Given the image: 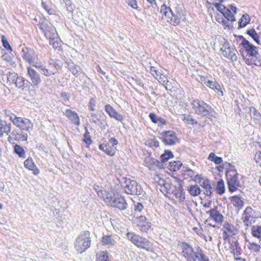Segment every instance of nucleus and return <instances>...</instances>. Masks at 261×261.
Instances as JSON below:
<instances>
[{"instance_id": "nucleus-1", "label": "nucleus", "mask_w": 261, "mask_h": 261, "mask_svg": "<svg viewBox=\"0 0 261 261\" xmlns=\"http://www.w3.org/2000/svg\"><path fill=\"white\" fill-rule=\"evenodd\" d=\"M21 49L23 59L30 64L40 69L43 75L50 76L57 73L59 65L56 62L50 60L49 64L45 66L41 61H38V55L33 49L23 46Z\"/></svg>"}, {"instance_id": "nucleus-2", "label": "nucleus", "mask_w": 261, "mask_h": 261, "mask_svg": "<svg viewBox=\"0 0 261 261\" xmlns=\"http://www.w3.org/2000/svg\"><path fill=\"white\" fill-rule=\"evenodd\" d=\"M105 202L109 205L121 210H124L127 208V204L124 198L113 190L108 191Z\"/></svg>"}, {"instance_id": "nucleus-3", "label": "nucleus", "mask_w": 261, "mask_h": 261, "mask_svg": "<svg viewBox=\"0 0 261 261\" xmlns=\"http://www.w3.org/2000/svg\"><path fill=\"white\" fill-rule=\"evenodd\" d=\"M160 12L162 15V19L174 26L177 25L184 17L181 13L173 12L171 8L166 5L161 6Z\"/></svg>"}, {"instance_id": "nucleus-4", "label": "nucleus", "mask_w": 261, "mask_h": 261, "mask_svg": "<svg viewBox=\"0 0 261 261\" xmlns=\"http://www.w3.org/2000/svg\"><path fill=\"white\" fill-rule=\"evenodd\" d=\"M90 232L86 231L77 236L74 243V247L77 252L82 253L90 247Z\"/></svg>"}, {"instance_id": "nucleus-5", "label": "nucleus", "mask_w": 261, "mask_h": 261, "mask_svg": "<svg viewBox=\"0 0 261 261\" xmlns=\"http://www.w3.org/2000/svg\"><path fill=\"white\" fill-rule=\"evenodd\" d=\"M241 44L242 48L240 49V52L244 58L245 62L248 59L254 58L258 55L257 48L251 44L248 40L243 39Z\"/></svg>"}, {"instance_id": "nucleus-6", "label": "nucleus", "mask_w": 261, "mask_h": 261, "mask_svg": "<svg viewBox=\"0 0 261 261\" xmlns=\"http://www.w3.org/2000/svg\"><path fill=\"white\" fill-rule=\"evenodd\" d=\"M192 107L195 113L202 116L208 117L212 112V108L210 106L203 101L194 100L192 102Z\"/></svg>"}, {"instance_id": "nucleus-7", "label": "nucleus", "mask_w": 261, "mask_h": 261, "mask_svg": "<svg viewBox=\"0 0 261 261\" xmlns=\"http://www.w3.org/2000/svg\"><path fill=\"white\" fill-rule=\"evenodd\" d=\"M11 119L12 123L21 130L30 133L33 129V123L29 119L17 116Z\"/></svg>"}, {"instance_id": "nucleus-8", "label": "nucleus", "mask_w": 261, "mask_h": 261, "mask_svg": "<svg viewBox=\"0 0 261 261\" xmlns=\"http://www.w3.org/2000/svg\"><path fill=\"white\" fill-rule=\"evenodd\" d=\"M126 237L135 245L148 250L150 247V242L145 238L134 232H127Z\"/></svg>"}, {"instance_id": "nucleus-9", "label": "nucleus", "mask_w": 261, "mask_h": 261, "mask_svg": "<svg viewBox=\"0 0 261 261\" xmlns=\"http://www.w3.org/2000/svg\"><path fill=\"white\" fill-rule=\"evenodd\" d=\"M239 174L234 171L227 172L226 174L229 190L231 192L235 191L241 186L238 176Z\"/></svg>"}, {"instance_id": "nucleus-10", "label": "nucleus", "mask_w": 261, "mask_h": 261, "mask_svg": "<svg viewBox=\"0 0 261 261\" xmlns=\"http://www.w3.org/2000/svg\"><path fill=\"white\" fill-rule=\"evenodd\" d=\"M179 246L181 249V254L187 259V261H196V251H194V249L190 245L182 242Z\"/></svg>"}, {"instance_id": "nucleus-11", "label": "nucleus", "mask_w": 261, "mask_h": 261, "mask_svg": "<svg viewBox=\"0 0 261 261\" xmlns=\"http://www.w3.org/2000/svg\"><path fill=\"white\" fill-rule=\"evenodd\" d=\"M125 186L124 190L126 193L132 195H140L142 192V189L138 183L130 179H126L125 180Z\"/></svg>"}, {"instance_id": "nucleus-12", "label": "nucleus", "mask_w": 261, "mask_h": 261, "mask_svg": "<svg viewBox=\"0 0 261 261\" xmlns=\"http://www.w3.org/2000/svg\"><path fill=\"white\" fill-rule=\"evenodd\" d=\"M117 144V140L114 138H112L106 144H101L99 145V148L108 155L113 156L116 152Z\"/></svg>"}, {"instance_id": "nucleus-13", "label": "nucleus", "mask_w": 261, "mask_h": 261, "mask_svg": "<svg viewBox=\"0 0 261 261\" xmlns=\"http://www.w3.org/2000/svg\"><path fill=\"white\" fill-rule=\"evenodd\" d=\"M242 220L245 225L248 226L254 223L257 218L255 212L250 207H247L242 215Z\"/></svg>"}, {"instance_id": "nucleus-14", "label": "nucleus", "mask_w": 261, "mask_h": 261, "mask_svg": "<svg viewBox=\"0 0 261 261\" xmlns=\"http://www.w3.org/2000/svg\"><path fill=\"white\" fill-rule=\"evenodd\" d=\"M220 50L224 57L232 61H234L237 60V50L233 47L230 46L227 42H225L224 43Z\"/></svg>"}, {"instance_id": "nucleus-15", "label": "nucleus", "mask_w": 261, "mask_h": 261, "mask_svg": "<svg viewBox=\"0 0 261 261\" xmlns=\"http://www.w3.org/2000/svg\"><path fill=\"white\" fill-rule=\"evenodd\" d=\"M206 214L210 216L209 220L215 222V224L213 225V226H215V224H221L223 221L224 217L218 210V207L216 206L206 211Z\"/></svg>"}, {"instance_id": "nucleus-16", "label": "nucleus", "mask_w": 261, "mask_h": 261, "mask_svg": "<svg viewBox=\"0 0 261 261\" xmlns=\"http://www.w3.org/2000/svg\"><path fill=\"white\" fill-rule=\"evenodd\" d=\"M162 140L166 145H172L178 141L175 133L173 131L164 132L162 133Z\"/></svg>"}, {"instance_id": "nucleus-17", "label": "nucleus", "mask_w": 261, "mask_h": 261, "mask_svg": "<svg viewBox=\"0 0 261 261\" xmlns=\"http://www.w3.org/2000/svg\"><path fill=\"white\" fill-rule=\"evenodd\" d=\"M195 177L194 181L198 183L200 186L205 189V194L206 195L211 196L212 194V187L210 184V181L202 177L201 175L197 174Z\"/></svg>"}, {"instance_id": "nucleus-18", "label": "nucleus", "mask_w": 261, "mask_h": 261, "mask_svg": "<svg viewBox=\"0 0 261 261\" xmlns=\"http://www.w3.org/2000/svg\"><path fill=\"white\" fill-rule=\"evenodd\" d=\"M27 72L32 83L36 87H38L41 82L40 75L31 66L27 67Z\"/></svg>"}, {"instance_id": "nucleus-19", "label": "nucleus", "mask_w": 261, "mask_h": 261, "mask_svg": "<svg viewBox=\"0 0 261 261\" xmlns=\"http://www.w3.org/2000/svg\"><path fill=\"white\" fill-rule=\"evenodd\" d=\"M224 240L227 239L228 237L236 235L238 233V230L234 226L228 223H225L223 228Z\"/></svg>"}, {"instance_id": "nucleus-20", "label": "nucleus", "mask_w": 261, "mask_h": 261, "mask_svg": "<svg viewBox=\"0 0 261 261\" xmlns=\"http://www.w3.org/2000/svg\"><path fill=\"white\" fill-rule=\"evenodd\" d=\"M144 163L150 170H155L156 168H163L162 165L160 162L151 157L150 155L146 156L144 159Z\"/></svg>"}, {"instance_id": "nucleus-21", "label": "nucleus", "mask_w": 261, "mask_h": 261, "mask_svg": "<svg viewBox=\"0 0 261 261\" xmlns=\"http://www.w3.org/2000/svg\"><path fill=\"white\" fill-rule=\"evenodd\" d=\"M64 115L68 118L73 124L79 126L80 125V119L77 113L70 109H66L64 112Z\"/></svg>"}, {"instance_id": "nucleus-22", "label": "nucleus", "mask_w": 261, "mask_h": 261, "mask_svg": "<svg viewBox=\"0 0 261 261\" xmlns=\"http://www.w3.org/2000/svg\"><path fill=\"white\" fill-rule=\"evenodd\" d=\"M134 222L142 231L146 232L150 227L149 222L144 216H141L136 218Z\"/></svg>"}, {"instance_id": "nucleus-23", "label": "nucleus", "mask_w": 261, "mask_h": 261, "mask_svg": "<svg viewBox=\"0 0 261 261\" xmlns=\"http://www.w3.org/2000/svg\"><path fill=\"white\" fill-rule=\"evenodd\" d=\"M105 111L109 115V116L115 118L119 121H122L124 119L123 116L119 114L111 105H106L105 106Z\"/></svg>"}, {"instance_id": "nucleus-24", "label": "nucleus", "mask_w": 261, "mask_h": 261, "mask_svg": "<svg viewBox=\"0 0 261 261\" xmlns=\"http://www.w3.org/2000/svg\"><path fill=\"white\" fill-rule=\"evenodd\" d=\"M201 81L202 82L204 83V84L206 86L210 87L212 89H213L215 91H217V92L221 91V93L222 94V91H221V87L218 83H217L215 81H210L208 80H206L204 77H201Z\"/></svg>"}, {"instance_id": "nucleus-25", "label": "nucleus", "mask_w": 261, "mask_h": 261, "mask_svg": "<svg viewBox=\"0 0 261 261\" xmlns=\"http://www.w3.org/2000/svg\"><path fill=\"white\" fill-rule=\"evenodd\" d=\"M116 237L112 235H105L102 238L101 243L103 245L111 247L114 246L116 243Z\"/></svg>"}, {"instance_id": "nucleus-26", "label": "nucleus", "mask_w": 261, "mask_h": 261, "mask_svg": "<svg viewBox=\"0 0 261 261\" xmlns=\"http://www.w3.org/2000/svg\"><path fill=\"white\" fill-rule=\"evenodd\" d=\"M24 166L26 168L32 170L35 175H38L39 173V170L34 164L32 158H29L24 162Z\"/></svg>"}, {"instance_id": "nucleus-27", "label": "nucleus", "mask_w": 261, "mask_h": 261, "mask_svg": "<svg viewBox=\"0 0 261 261\" xmlns=\"http://www.w3.org/2000/svg\"><path fill=\"white\" fill-rule=\"evenodd\" d=\"M154 181L161 188L164 187L165 189L169 190L170 185L169 183L165 181L163 176L160 174H156L154 176Z\"/></svg>"}, {"instance_id": "nucleus-28", "label": "nucleus", "mask_w": 261, "mask_h": 261, "mask_svg": "<svg viewBox=\"0 0 261 261\" xmlns=\"http://www.w3.org/2000/svg\"><path fill=\"white\" fill-rule=\"evenodd\" d=\"M231 202L239 209L241 208L244 205L243 198L239 196H234L231 197Z\"/></svg>"}, {"instance_id": "nucleus-29", "label": "nucleus", "mask_w": 261, "mask_h": 261, "mask_svg": "<svg viewBox=\"0 0 261 261\" xmlns=\"http://www.w3.org/2000/svg\"><path fill=\"white\" fill-rule=\"evenodd\" d=\"M67 65L69 70L74 75L77 76L80 75L81 69L79 66L74 64L73 62H68Z\"/></svg>"}, {"instance_id": "nucleus-30", "label": "nucleus", "mask_w": 261, "mask_h": 261, "mask_svg": "<svg viewBox=\"0 0 261 261\" xmlns=\"http://www.w3.org/2000/svg\"><path fill=\"white\" fill-rule=\"evenodd\" d=\"M254 58L248 59L246 60V63L248 65L254 64L256 66L261 67V57L259 54L253 57Z\"/></svg>"}, {"instance_id": "nucleus-31", "label": "nucleus", "mask_w": 261, "mask_h": 261, "mask_svg": "<svg viewBox=\"0 0 261 261\" xmlns=\"http://www.w3.org/2000/svg\"><path fill=\"white\" fill-rule=\"evenodd\" d=\"M11 132V124L7 123L5 121H3L2 119L0 120V132L2 135L4 133L7 135L9 134Z\"/></svg>"}, {"instance_id": "nucleus-32", "label": "nucleus", "mask_w": 261, "mask_h": 261, "mask_svg": "<svg viewBox=\"0 0 261 261\" xmlns=\"http://www.w3.org/2000/svg\"><path fill=\"white\" fill-rule=\"evenodd\" d=\"M247 34L258 44H260L259 36L260 31L257 32L253 29L247 31Z\"/></svg>"}, {"instance_id": "nucleus-33", "label": "nucleus", "mask_w": 261, "mask_h": 261, "mask_svg": "<svg viewBox=\"0 0 261 261\" xmlns=\"http://www.w3.org/2000/svg\"><path fill=\"white\" fill-rule=\"evenodd\" d=\"M14 84L18 88L23 89L24 88L27 87L28 85V81H26L23 77H19L18 76Z\"/></svg>"}, {"instance_id": "nucleus-34", "label": "nucleus", "mask_w": 261, "mask_h": 261, "mask_svg": "<svg viewBox=\"0 0 261 261\" xmlns=\"http://www.w3.org/2000/svg\"><path fill=\"white\" fill-rule=\"evenodd\" d=\"M250 21V18L247 13L243 14L239 21V27H245Z\"/></svg>"}, {"instance_id": "nucleus-35", "label": "nucleus", "mask_w": 261, "mask_h": 261, "mask_svg": "<svg viewBox=\"0 0 261 261\" xmlns=\"http://www.w3.org/2000/svg\"><path fill=\"white\" fill-rule=\"evenodd\" d=\"M14 151L20 158H25V151L23 148L19 145L16 144L14 146Z\"/></svg>"}, {"instance_id": "nucleus-36", "label": "nucleus", "mask_w": 261, "mask_h": 261, "mask_svg": "<svg viewBox=\"0 0 261 261\" xmlns=\"http://www.w3.org/2000/svg\"><path fill=\"white\" fill-rule=\"evenodd\" d=\"M188 191L191 195L196 196L200 194L201 190L198 186L192 185L189 187Z\"/></svg>"}, {"instance_id": "nucleus-37", "label": "nucleus", "mask_w": 261, "mask_h": 261, "mask_svg": "<svg viewBox=\"0 0 261 261\" xmlns=\"http://www.w3.org/2000/svg\"><path fill=\"white\" fill-rule=\"evenodd\" d=\"M173 157V155L171 151L165 150L164 153L161 156V160L162 163H164Z\"/></svg>"}, {"instance_id": "nucleus-38", "label": "nucleus", "mask_w": 261, "mask_h": 261, "mask_svg": "<svg viewBox=\"0 0 261 261\" xmlns=\"http://www.w3.org/2000/svg\"><path fill=\"white\" fill-rule=\"evenodd\" d=\"M197 174H196V172L192 169H187L184 171L183 175L185 178H190L194 180L195 179V176Z\"/></svg>"}, {"instance_id": "nucleus-39", "label": "nucleus", "mask_w": 261, "mask_h": 261, "mask_svg": "<svg viewBox=\"0 0 261 261\" xmlns=\"http://www.w3.org/2000/svg\"><path fill=\"white\" fill-rule=\"evenodd\" d=\"M181 165L182 164L180 161L171 162L169 163L168 168L171 171H175L179 170Z\"/></svg>"}, {"instance_id": "nucleus-40", "label": "nucleus", "mask_w": 261, "mask_h": 261, "mask_svg": "<svg viewBox=\"0 0 261 261\" xmlns=\"http://www.w3.org/2000/svg\"><path fill=\"white\" fill-rule=\"evenodd\" d=\"M7 79V83L9 84H14L17 80L18 75L15 72H9L6 75Z\"/></svg>"}, {"instance_id": "nucleus-41", "label": "nucleus", "mask_w": 261, "mask_h": 261, "mask_svg": "<svg viewBox=\"0 0 261 261\" xmlns=\"http://www.w3.org/2000/svg\"><path fill=\"white\" fill-rule=\"evenodd\" d=\"M208 160L214 162L216 164H220L222 162V159L221 157L216 156L214 152H211L208 155Z\"/></svg>"}, {"instance_id": "nucleus-42", "label": "nucleus", "mask_w": 261, "mask_h": 261, "mask_svg": "<svg viewBox=\"0 0 261 261\" xmlns=\"http://www.w3.org/2000/svg\"><path fill=\"white\" fill-rule=\"evenodd\" d=\"M234 14L229 8H227L223 15L227 19V20L234 21H236V19Z\"/></svg>"}, {"instance_id": "nucleus-43", "label": "nucleus", "mask_w": 261, "mask_h": 261, "mask_svg": "<svg viewBox=\"0 0 261 261\" xmlns=\"http://www.w3.org/2000/svg\"><path fill=\"white\" fill-rule=\"evenodd\" d=\"M248 244L247 245L248 248L252 252H258L260 249V245L254 242L248 241Z\"/></svg>"}, {"instance_id": "nucleus-44", "label": "nucleus", "mask_w": 261, "mask_h": 261, "mask_svg": "<svg viewBox=\"0 0 261 261\" xmlns=\"http://www.w3.org/2000/svg\"><path fill=\"white\" fill-rule=\"evenodd\" d=\"M46 37L50 39L57 36L56 28L52 25H50V29L48 32H46Z\"/></svg>"}, {"instance_id": "nucleus-45", "label": "nucleus", "mask_w": 261, "mask_h": 261, "mask_svg": "<svg viewBox=\"0 0 261 261\" xmlns=\"http://www.w3.org/2000/svg\"><path fill=\"white\" fill-rule=\"evenodd\" d=\"M252 234L253 237L261 238V226H253L251 228Z\"/></svg>"}, {"instance_id": "nucleus-46", "label": "nucleus", "mask_w": 261, "mask_h": 261, "mask_svg": "<svg viewBox=\"0 0 261 261\" xmlns=\"http://www.w3.org/2000/svg\"><path fill=\"white\" fill-rule=\"evenodd\" d=\"M196 258L199 261H209L208 258L204 254L202 250L199 247L196 250Z\"/></svg>"}, {"instance_id": "nucleus-47", "label": "nucleus", "mask_w": 261, "mask_h": 261, "mask_svg": "<svg viewBox=\"0 0 261 261\" xmlns=\"http://www.w3.org/2000/svg\"><path fill=\"white\" fill-rule=\"evenodd\" d=\"M106 251H100L97 254V261H108L109 256Z\"/></svg>"}, {"instance_id": "nucleus-48", "label": "nucleus", "mask_w": 261, "mask_h": 261, "mask_svg": "<svg viewBox=\"0 0 261 261\" xmlns=\"http://www.w3.org/2000/svg\"><path fill=\"white\" fill-rule=\"evenodd\" d=\"M49 40V44L53 48L57 49L60 47L61 42L57 36Z\"/></svg>"}, {"instance_id": "nucleus-49", "label": "nucleus", "mask_w": 261, "mask_h": 261, "mask_svg": "<svg viewBox=\"0 0 261 261\" xmlns=\"http://www.w3.org/2000/svg\"><path fill=\"white\" fill-rule=\"evenodd\" d=\"M216 191L219 194H222L225 192V186L223 180L222 179L219 180L216 187Z\"/></svg>"}, {"instance_id": "nucleus-50", "label": "nucleus", "mask_w": 261, "mask_h": 261, "mask_svg": "<svg viewBox=\"0 0 261 261\" xmlns=\"http://www.w3.org/2000/svg\"><path fill=\"white\" fill-rule=\"evenodd\" d=\"M182 120L188 124L193 125L197 123V121L193 119L190 115L184 114Z\"/></svg>"}, {"instance_id": "nucleus-51", "label": "nucleus", "mask_w": 261, "mask_h": 261, "mask_svg": "<svg viewBox=\"0 0 261 261\" xmlns=\"http://www.w3.org/2000/svg\"><path fill=\"white\" fill-rule=\"evenodd\" d=\"M93 188L98 196L103 199L105 201V199L107 197V195H105L106 192L105 191H102L101 187L98 186H94Z\"/></svg>"}, {"instance_id": "nucleus-52", "label": "nucleus", "mask_w": 261, "mask_h": 261, "mask_svg": "<svg viewBox=\"0 0 261 261\" xmlns=\"http://www.w3.org/2000/svg\"><path fill=\"white\" fill-rule=\"evenodd\" d=\"M40 29L43 32L44 35H46V32H48L50 29V25L43 21L39 23Z\"/></svg>"}, {"instance_id": "nucleus-53", "label": "nucleus", "mask_w": 261, "mask_h": 261, "mask_svg": "<svg viewBox=\"0 0 261 261\" xmlns=\"http://www.w3.org/2000/svg\"><path fill=\"white\" fill-rule=\"evenodd\" d=\"M175 197L180 201H184L185 199V192L182 191H175L174 192Z\"/></svg>"}, {"instance_id": "nucleus-54", "label": "nucleus", "mask_w": 261, "mask_h": 261, "mask_svg": "<svg viewBox=\"0 0 261 261\" xmlns=\"http://www.w3.org/2000/svg\"><path fill=\"white\" fill-rule=\"evenodd\" d=\"M250 110L254 118L260 119L261 115L259 112L254 107L250 108Z\"/></svg>"}, {"instance_id": "nucleus-55", "label": "nucleus", "mask_w": 261, "mask_h": 261, "mask_svg": "<svg viewBox=\"0 0 261 261\" xmlns=\"http://www.w3.org/2000/svg\"><path fill=\"white\" fill-rule=\"evenodd\" d=\"M2 41L3 42V46L6 48V49L10 50V51H12V49L11 48V46L9 44V42L7 41V38L4 35H2Z\"/></svg>"}, {"instance_id": "nucleus-56", "label": "nucleus", "mask_w": 261, "mask_h": 261, "mask_svg": "<svg viewBox=\"0 0 261 261\" xmlns=\"http://www.w3.org/2000/svg\"><path fill=\"white\" fill-rule=\"evenodd\" d=\"M96 101L95 98H91L88 103V108L90 111H94L95 110Z\"/></svg>"}, {"instance_id": "nucleus-57", "label": "nucleus", "mask_w": 261, "mask_h": 261, "mask_svg": "<svg viewBox=\"0 0 261 261\" xmlns=\"http://www.w3.org/2000/svg\"><path fill=\"white\" fill-rule=\"evenodd\" d=\"M84 141L87 144V147H88L89 145L92 142L91 139L90 135H89V133H88L87 130L84 135Z\"/></svg>"}, {"instance_id": "nucleus-58", "label": "nucleus", "mask_w": 261, "mask_h": 261, "mask_svg": "<svg viewBox=\"0 0 261 261\" xmlns=\"http://www.w3.org/2000/svg\"><path fill=\"white\" fill-rule=\"evenodd\" d=\"M18 136L16 139L21 141H26L28 139V136L27 134L24 132H21L20 134H18Z\"/></svg>"}, {"instance_id": "nucleus-59", "label": "nucleus", "mask_w": 261, "mask_h": 261, "mask_svg": "<svg viewBox=\"0 0 261 261\" xmlns=\"http://www.w3.org/2000/svg\"><path fill=\"white\" fill-rule=\"evenodd\" d=\"M125 3L134 9L138 8V4L136 0H125Z\"/></svg>"}, {"instance_id": "nucleus-60", "label": "nucleus", "mask_w": 261, "mask_h": 261, "mask_svg": "<svg viewBox=\"0 0 261 261\" xmlns=\"http://www.w3.org/2000/svg\"><path fill=\"white\" fill-rule=\"evenodd\" d=\"M215 7L222 14L224 13L227 8L221 4L216 3L215 4Z\"/></svg>"}, {"instance_id": "nucleus-61", "label": "nucleus", "mask_w": 261, "mask_h": 261, "mask_svg": "<svg viewBox=\"0 0 261 261\" xmlns=\"http://www.w3.org/2000/svg\"><path fill=\"white\" fill-rule=\"evenodd\" d=\"M238 243L237 241L232 242L230 244V249L231 253H234L236 250H237L238 247Z\"/></svg>"}, {"instance_id": "nucleus-62", "label": "nucleus", "mask_w": 261, "mask_h": 261, "mask_svg": "<svg viewBox=\"0 0 261 261\" xmlns=\"http://www.w3.org/2000/svg\"><path fill=\"white\" fill-rule=\"evenodd\" d=\"M254 160L257 164L261 167V152L257 151L256 152L254 156Z\"/></svg>"}, {"instance_id": "nucleus-63", "label": "nucleus", "mask_w": 261, "mask_h": 261, "mask_svg": "<svg viewBox=\"0 0 261 261\" xmlns=\"http://www.w3.org/2000/svg\"><path fill=\"white\" fill-rule=\"evenodd\" d=\"M157 80L161 84H163L167 81L168 78L163 72L161 74H160V76Z\"/></svg>"}, {"instance_id": "nucleus-64", "label": "nucleus", "mask_w": 261, "mask_h": 261, "mask_svg": "<svg viewBox=\"0 0 261 261\" xmlns=\"http://www.w3.org/2000/svg\"><path fill=\"white\" fill-rule=\"evenodd\" d=\"M91 121L97 124L99 120L98 115L96 113H92L91 115Z\"/></svg>"}]
</instances>
